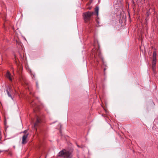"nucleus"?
<instances>
[{
	"label": "nucleus",
	"instance_id": "nucleus-1",
	"mask_svg": "<svg viewBox=\"0 0 158 158\" xmlns=\"http://www.w3.org/2000/svg\"><path fill=\"white\" fill-rule=\"evenodd\" d=\"M94 14V12L91 11H87L83 13L82 17L84 22L90 24V21Z\"/></svg>",
	"mask_w": 158,
	"mask_h": 158
},
{
	"label": "nucleus",
	"instance_id": "nucleus-4",
	"mask_svg": "<svg viewBox=\"0 0 158 158\" xmlns=\"http://www.w3.org/2000/svg\"><path fill=\"white\" fill-rule=\"evenodd\" d=\"M28 135V134H25L23 136L22 142V143L25 144L27 143V141H26V139Z\"/></svg>",
	"mask_w": 158,
	"mask_h": 158
},
{
	"label": "nucleus",
	"instance_id": "nucleus-11",
	"mask_svg": "<svg viewBox=\"0 0 158 158\" xmlns=\"http://www.w3.org/2000/svg\"><path fill=\"white\" fill-rule=\"evenodd\" d=\"M96 22L98 24L99 23V21L97 20H96Z\"/></svg>",
	"mask_w": 158,
	"mask_h": 158
},
{
	"label": "nucleus",
	"instance_id": "nucleus-12",
	"mask_svg": "<svg viewBox=\"0 0 158 158\" xmlns=\"http://www.w3.org/2000/svg\"><path fill=\"white\" fill-rule=\"evenodd\" d=\"M106 68H105L104 69V72H105V70H106Z\"/></svg>",
	"mask_w": 158,
	"mask_h": 158
},
{
	"label": "nucleus",
	"instance_id": "nucleus-13",
	"mask_svg": "<svg viewBox=\"0 0 158 158\" xmlns=\"http://www.w3.org/2000/svg\"><path fill=\"white\" fill-rule=\"evenodd\" d=\"M3 151H2V150H0V154Z\"/></svg>",
	"mask_w": 158,
	"mask_h": 158
},
{
	"label": "nucleus",
	"instance_id": "nucleus-15",
	"mask_svg": "<svg viewBox=\"0 0 158 158\" xmlns=\"http://www.w3.org/2000/svg\"><path fill=\"white\" fill-rule=\"evenodd\" d=\"M36 84L37 86V85H38V83L37 82L36 83Z\"/></svg>",
	"mask_w": 158,
	"mask_h": 158
},
{
	"label": "nucleus",
	"instance_id": "nucleus-8",
	"mask_svg": "<svg viewBox=\"0 0 158 158\" xmlns=\"http://www.w3.org/2000/svg\"><path fill=\"white\" fill-rule=\"evenodd\" d=\"M8 89H10V87H8V88L7 89V90H6V92H7V94H8V96L9 97H10L11 98H12V97H11V95L10 94V93H9V91L8 90Z\"/></svg>",
	"mask_w": 158,
	"mask_h": 158
},
{
	"label": "nucleus",
	"instance_id": "nucleus-7",
	"mask_svg": "<svg viewBox=\"0 0 158 158\" xmlns=\"http://www.w3.org/2000/svg\"><path fill=\"white\" fill-rule=\"evenodd\" d=\"M98 10H99V8L98 7H96L95 8V12L96 13V14L97 15H98Z\"/></svg>",
	"mask_w": 158,
	"mask_h": 158
},
{
	"label": "nucleus",
	"instance_id": "nucleus-2",
	"mask_svg": "<svg viewBox=\"0 0 158 158\" xmlns=\"http://www.w3.org/2000/svg\"><path fill=\"white\" fill-rule=\"evenodd\" d=\"M58 156L60 157L64 158H71L72 155L71 153L69 151L63 149L60 151L58 154Z\"/></svg>",
	"mask_w": 158,
	"mask_h": 158
},
{
	"label": "nucleus",
	"instance_id": "nucleus-5",
	"mask_svg": "<svg viewBox=\"0 0 158 158\" xmlns=\"http://www.w3.org/2000/svg\"><path fill=\"white\" fill-rule=\"evenodd\" d=\"M40 123V118H39L38 117L37 118V120L34 124V127L36 128V127Z\"/></svg>",
	"mask_w": 158,
	"mask_h": 158
},
{
	"label": "nucleus",
	"instance_id": "nucleus-9",
	"mask_svg": "<svg viewBox=\"0 0 158 158\" xmlns=\"http://www.w3.org/2000/svg\"><path fill=\"white\" fill-rule=\"evenodd\" d=\"M27 131L26 130H25L24 132H23V133H26L27 132Z\"/></svg>",
	"mask_w": 158,
	"mask_h": 158
},
{
	"label": "nucleus",
	"instance_id": "nucleus-6",
	"mask_svg": "<svg viewBox=\"0 0 158 158\" xmlns=\"http://www.w3.org/2000/svg\"><path fill=\"white\" fill-rule=\"evenodd\" d=\"M6 77L10 81H12V78L11 77V74L9 72H7L6 73Z\"/></svg>",
	"mask_w": 158,
	"mask_h": 158
},
{
	"label": "nucleus",
	"instance_id": "nucleus-3",
	"mask_svg": "<svg viewBox=\"0 0 158 158\" xmlns=\"http://www.w3.org/2000/svg\"><path fill=\"white\" fill-rule=\"evenodd\" d=\"M157 55V52L156 50L153 51L152 56V69L154 70L155 69L156 64V56Z\"/></svg>",
	"mask_w": 158,
	"mask_h": 158
},
{
	"label": "nucleus",
	"instance_id": "nucleus-10",
	"mask_svg": "<svg viewBox=\"0 0 158 158\" xmlns=\"http://www.w3.org/2000/svg\"><path fill=\"white\" fill-rule=\"evenodd\" d=\"M31 105L33 106V107H34V105H33V104H32V102H31Z\"/></svg>",
	"mask_w": 158,
	"mask_h": 158
},
{
	"label": "nucleus",
	"instance_id": "nucleus-14",
	"mask_svg": "<svg viewBox=\"0 0 158 158\" xmlns=\"http://www.w3.org/2000/svg\"><path fill=\"white\" fill-rule=\"evenodd\" d=\"M1 138H2L1 136H0V140H1Z\"/></svg>",
	"mask_w": 158,
	"mask_h": 158
}]
</instances>
